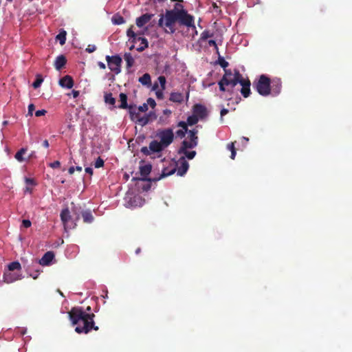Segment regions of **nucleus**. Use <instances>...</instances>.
I'll return each mask as SVG.
<instances>
[{"label": "nucleus", "instance_id": "1", "mask_svg": "<svg viewBox=\"0 0 352 352\" xmlns=\"http://www.w3.org/2000/svg\"><path fill=\"white\" fill-rule=\"evenodd\" d=\"M72 325H76L75 331L78 333H87L92 329L98 330V327L94 325V314L87 313L81 307H73L68 312Z\"/></svg>", "mask_w": 352, "mask_h": 352}, {"label": "nucleus", "instance_id": "2", "mask_svg": "<svg viewBox=\"0 0 352 352\" xmlns=\"http://www.w3.org/2000/svg\"><path fill=\"white\" fill-rule=\"evenodd\" d=\"M243 79L242 76L237 69L232 72L231 69H225V74L218 82L221 91L232 93L233 89Z\"/></svg>", "mask_w": 352, "mask_h": 352}, {"label": "nucleus", "instance_id": "3", "mask_svg": "<svg viewBox=\"0 0 352 352\" xmlns=\"http://www.w3.org/2000/svg\"><path fill=\"white\" fill-rule=\"evenodd\" d=\"M179 6L182 8V5L177 3L173 10H166L165 15L160 14L158 25L161 28L166 27L170 33H174L175 31L174 25L177 21L179 22L180 10L177 8Z\"/></svg>", "mask_w": 352, "mask_h": 352}, {"label": "nucleus", "instance_id": "4", "mask_svg": "<svg viewBox=\"0 0 352 352\" xmlns=\"http://www.w3.org/2000/svg\"><path fill=\"white\" fill-rule=\"evenodd\" d=\"M258 93L263 96L270 94V80L265 75H261L258 80L254 83Z\"/></svg>", "mask_w": 352, "mask_h": 352}, {"label": "nucleus", "instance_id": "5", "mask_svg": "<svg viewBox=\"0 0 352 352\" xmlns=\"http://www.w3.org/2000/svg\"><path fill=\"white\" fill-rule=\"evenodd\" d=\"M129 115L132 121L142 126L146 125L151 121V114L140 117L136 107L133 106L129 107Z\"/></svg>", "mask_w": 352, "mask_h": 352}, {"label": "nucleus", "instance_id": "6", "mask_svg": "<svg viewBox=\"0 0 352 352\" xmlns=\"http://www.w3.org/2000/svg\"><path fill=\"white\" fill-rule=\"evenodd\" d=\"M157 136L160 138V142L166 148L173 141L174 133L171 129L160 130Z\"/></svg>", "mask_w": 352, "mask_h": 352}, {"label": "nucleus", "instance_id": "7", "mask_svg": "<svg viewBox=\"0 0 352 352\" xmlns=\"http://www.w3.org/2000/svg\"><path fill=\"white\" fill-rule=\"evenodd\" d=\"M106 60L107 62L109 69L113 72L116 74H118L121 72L122 58L118 55L115 56H106Z\"/></svg>", "mask_w": 352, "mask_h": 352}, {"label": "nucleus", "instance_id": "8", "mask_svg": "<svg viewBox=\"0 0 352 352\" xmlns=\"http://www.w3.org/2000/svg\"><path fill=\"white\" fill-rule=\"evenodd\" d=\"M60 219L65 230L72 229L76 226V223L72 221L70 212L68 208H65L61 211Z\"/></svg>", "mask_w": 352, "mask_h": 352}, {"label": "nucleus", "instance_id": "9", "mask_svg": "<svg viewBox=\"0 0 352 352\" xmlns=\"http://www.w3.org/2000/svg\"><path fill=\"white\" fill-rule=\"evenodd\" d=\"M179 23L187 27H195L193 17L182 8L179 10Z\"/></svg>", "mask_w": 352, "mask_h": 352}, {"label": "nucleus", "instance_id": "10", "mask_svg": "<svg viewBox=\"0 0 352 352\" xmlns=\"http://www.w3.org/2000/svg\"><path fill=\"white\" fill-rule=\"evenodd\" d=\"M178 167L176 168L177 175L184 176L188 170L189 164L184 157H181L178 160Z\"/></svg>", "mask_w": 352, "mask_h": 352}, {"label": "nucleus", "instance_id": "11", "mask_svg": "<svg viewBox=\"0 0 352 352\" xmlns=\"http://www.w3.org/2000/svg\"><path fill=\"white\" fill-rule=\"evenodd\" d=\"M22 278V275L16 272H12V271L6 272L3 274V283H12L16 280H21Z\"/></svg>", "mask_w": 352, "mask_h": 352}, {"label": "nucleus", "instance_id": "12", "mask_svg": "<svg viewBox=\"0 0 352 352\" xmlns=\"http://www.w3.org/2000/svg\"><path fill=\"white\" fill-rule=\"evenodd\" d=\"M281 91V82L279 78L273 79L272 82H270V94L273 96H278Z\"/></svg>", "mask_w": 352, "mask_h": 352}, {"label": "nucleus", "instance_id": "13", "mask_svg": "<svg viewBox=\"0 0 352 352\" xmlns=\"http://www.w3.org/2000/svg\"><path fill=\"white\" fill-rule=\"evenodd\" d=\"M193 113L199 119H204L207 116V109L202 104H197L194 106Z\"/></svg>", "mask_w": 352, "mask_h": 352}, {"label": "nucleus", "instance_id": "14", "mask_svg": "<svg viewBox=\"0 0 352 352\" xmlns=\"http://www.w3.org/2000/svg\"><path fill=\"white\" fill-rule=\"evenodd\" d=\"M54 258V254L52 252H47L44 254L42 258L39 260V264L43 266L50 265Z\"/></svg>", "mask_w": 352, "mask_h": 352}, {"label": "nucleus", "instance_id": "15", "mask_svg": "<svg viewBox=\"0 0 352 352\" xmlns=\"http://www.w3.org/2000/svg\"><path fill=\"white\" fill-rule=\"evenodd\" d=\"M153 16V14H144L136 19V25L139 28L143 27Z\"/></svg>", "mask_w": 352, "mask_h": 352}, {"label": "nucleus", "instance_id": "16", "mask_svg": "<svg viewBox=\"0 0 352 352\" xmlns=\"http://www.w3.org/2000/svg\"><path fill=\"white\" fill-rule=\"evenodd\" d=\"M59 85L60 87L71 89L74 86V81L70 76H65L59 80Z\"/></svg>", "mask_w": 352, "mask_h": 352}, {"label": "nucleus", "instance_id": "17", "mask_svg": "<svg viewBox=\"0 0 352 352\" xmlns=\"http://www.w3.org/2000/svg\"><path fill=\"white\" fill-rule=\"evenodd\" d=\"M143 200L140 196H135L133 198H130V199L126 202V207H137L142 206L143 205Z\"/></svg>", "mask_w": 352, "mask_h": 352}, {"label": "nucleus", "instance_id": "18", "mask_svg": "<svg viewBox=\"0 0 352 352\" xmlns=\"http://www.w3.org/2000/svg\"><path fill=\"white\" fill-rule=\"evenodd\" d=\"M239 84L241 86V88L240 89L241 94L245 97L247 98L250 96V82L249 81L246 82L243 79L241 80V81L239 82Z\"/></svg>", "mask_w": 352, "mask_h": 352}, {"label": "nucleus", "instance_id": "19", "mask_svg": "<svg viewBox=\"0 0 352 352\" xmlns=\"http://www.w3.org/2000/svg\"><path fill=\"white\" fill-rule=\"evenodd\" d=\"M165 147L160 142H157V140H153L149 144V149L152 152H160Z\"/></svg>", "mask_w": 352, "mask_h": 352}, {"label": "nucleus", "instance_id": "20", "mask_svg": "<svg viewBox=\"0 0 352 352\" xmlns=\"http://www.w3.org/2000/svg\"><path fill=\"white\" fill-rule=\"evenodd\" d=\"M197 146V142L191 141L190 140H185L182 142V145L179 149H182V151L185 149L193 148Z\"/></svg>", "mask_w": 352, "mask_h": 352}, {"label": "nucleus", "instance_id": "21", "mask_svg": "<svg viewBox=\"0 0 352 352\" xmlns=\"http://www.w3.org/2000/svg\"><path fill=\"white\" fill-rule=\"evenodd\" d=\"M66 63V58L63 55L58 56L55 60L54 66L57 70H60Z\"/></svg>", "mask_w": 352, "mask_h": 352}, {"label": "nucleus", "instance_id": "22", "mask_svg": "<svg viewBox=\"0 0 352 352\" xmlns=\"http://www.w3.org/2000/svg\"><path fill=\"white\" fill-rule=\"evenodd\" d=\"M119 97H120V104L118 106V108L123 109H128L129 110V107L131 105H128V104H127L126 94H125L124 93H120Z\"/></svg>", "mask_w": 352, "mask_h": 352}, {"label": "nucleus", "instance_id": "23", "mask_svg": "<svg viewBox=\"0 0 352 352\" xmlns=\"http://www.w3.org/2000/svg\"><path fill=\"white\" fill-rule=\"evenodd\" d=\"M169 100L173 102L181 103L184 100V96L182 93L173 92L170 94Z\"/></svg>", "mask_w": 352, "mask_h": 352}, {"label": "nucleus", "instance_id": "24", "mask_svg": "<svg viewBox=\"0 0 352 352\" xmlns=\"http://www.w3.org/2000/svg\"><path fill=\"white\" fill-rule=\"evenodd\" d=\"M139 82L144 86L150 87L151 85V76L146 73L139 78Z\"/></svg>", "mask_w": 352, "mask_h": 352}, {"label": "nucleus", "instance_id": "25", "mask_svg": "<svg viewBox=\"0 0 352 352\" xmlns=\"http://www.w3.org/2000/svg\"><path fill=\"white\" fill-rule=\"evenodd\" d=\"M83 221L87 223H91L94 221V216L90 210L83 211L82 213Z\"/></svg>", "mask_w": 352, "mask_h": 352}, {"label": "nucleus", "instance_id": "26", "mask_svg": "<svg viewBox=\"0 0 352 352\" xmlns=\"http://www.w3.org/2000/svg\"><path fill=\"white\" fill-rule=\"evenodd\" d=\"M178 153L184 155L183 157L188 160H192L197 154L195 151H189L188 149H185L183 151H182V149H179Z\"/></svg>", "mask_w": 352, "mask_h": 352}, {"label": "nucleus", "instance_id": "27", "mask_svg": "<svg viewBox=\"0 0 352 352\" xmlns=\"http://www.w3.org/2000/svg\"><path fill=\"white\" fill-rule=\"evenodd\" d=\"M104 102L107 104L112 106V108H115L116 98L113 97L112 94L106 93L104 96Z\"/></svg>", "mask_w": 352, "mask_h": 352}, {"label": "nucleus", "instance_id": "28", "mask_svg": "<svg viewBox=\"0 0 352 352\" xmlns=\"http://www.w3.org/2000/svg\"><path fill=\"white\" fill-rule=\"evenodd\" d=\"M178 125L179 126H182V129L177 131L176 134L178 137L182 138L185 136L186 133L188 132V128L184 122H179Z\"/></svg>", "mask_w": 352, "mask_h": 352}, {"label": "nucleus", "instance_id": "29", "mask_svg": "<svg viewBox=\"0 0 352 352\" xmlns=\"http://www.w3.org/2000/svg\"><path fill=\"white\" fill-rule=\"evenodd\" d=\"M175 172H176V168H175V167L171 168L170 170L168 168H164L159 179L166 177H168V176H170V175L174 174Z\"/></svg>", "mask_w": 352, "mask_h": 352}, {"label": "nucleus", "instance_id": "30", "mask_svg": "<svg viewBox=\"0 0 352 352\" xmlns=\"http://www.w3.org/2000/svg\"><path fill=\"white\" fill-rule=\"evenodd\" d=\"M136 41H140L141 45L137 48L138 52H142L148 46V41L146 38L138 37Z\"/></svg>", "mask_w": 352, "mask_h": 352}, {"label": "nucleus", "instance_id": "31", "mask_svg": "<svg viewBox=\"0 0 352 352\" xmlns=\"http://www.w3.org/2000/svg\"><path fill=\"white\" fill-rule=\"evenodd\" d=\"M151 164H144L140 167V174L142 176H147L151 171Z\"/></svg>", "mask_w": 352, "mask_h": 352}, {"label": "nucleus", "instance_id": "32", "mask_svg": "<svg viewBox=\"0 0 352 352\" xmlns=\"http://www.w3.org/2000/svg\"><path fill=\"white\" fill-rule=\"evenodd\" d=\"M124 60L126 63V67L130 68L134 63V59L130 53H125L124 55Z\"/></svg>", "mask_w": 352, "mask_h": 352}, {"label": "nucleus", "instance_id": "33", "mask_svg": "<svg viewBox=\"0 0 352 352\" xmlns=\"http://www.w3.org/2000/svg\"><path fill=\"white\" fill-rule=\"evenodd\" d=\"M213 35V32H210V30H206L201 34L199 42L206 41L207 38L212 37Z\"/></svg>", "mask_w": 352, "mask_h": 352}, {"label": "nucleus", "instance_id": "34", "mask_svg": "<svg viewBox=\"0 0 352 352\" xmlns=\"http://www.w3.org/2000/svg\"><path fill=\"white\" fill-rule=\"evenodd\" d=\"M158 87H159L158 83L155 82L153 85V90H155V95L158 99H162L164 97V93H163L164 90H162V89H157Z\"/></svg>", "mask_w": 352, "mask_h": 352}, {"label": "nucleus", "instance_id": "35", "mask_svg": "<svg viewBox=\"0 0 352 352\" xmlns=\"http://www.w3.org/2000/svg\"><path fill=\"white\" fill-rule=\"evenodd\" d=\"M66 32L65 30H62L59 32V34L56 36V39L59 41L61 45H64L66 41Z\"/></svg>", "mask_w": 352, "mask_h": 352}, {"label": "nucleus", "instance_id": "36", "mask_svg": "<svg viewBox=\"0 0 352 352\" xmlns=\"http://www.w3.org/2000/svg\"><path fill=\"white\" fill-rule=\"evenodd\" d=\"M188 133V138L191 141H195L198 142V137L197 135L198 131L197 129L190 130L187 132Z\"/></svg>", "mask_w": 352, "mask_h": 352}, {"label": "nucleus", "instance_id": "37", "mask_svg": "<svg viewBox=\"0 0 352 352\" xmlns=\"http://www.w3.org/2000/svg\"><path fill=\"white\" fill-rule=\"evenodd\" d=\"M8 268L9 271H14V270H19L21 268V264L18 261H14L10 263L8 265Z\"/></svg>", "mask_w": 352, "mask_h": 352}, {"label": "nucleus", "instance_id": "38", "mask_svg": "<svg viewBox=\"0 0 352 352\" xmlns=\"http://www.w3.org/2000/svg\"><path fill=\"white\" fill-rule=\"evenodd\" d=\"M112 23L114 25H121L124 23V19L120 15H114L111 19Z\"/></svg>", "mask_w": 352, "mask_h": 352}, {"label": "nucleus", "instance_id": "39", "mask_svg": "<svg viewBox=\"0 0 352 352\" xmlns=\"http://www.w3.org/2000/svg\"><path fill=\"white\" fill-rule=\"evenodd\" d=\"M26 148H21L16 154H15V158L19 161V162H23L24 160L23 157V155L26 152Z\"/></svg>", "mask_w": 352, "mask_h": 352}, {"label": "nucleus", "instance_id": "40", "mask_svg": "<svg viewBox=\"0 0 352 352\" xmlns=\"http://www.w3.org/2000/svg\"><path fill=\"white\" fill-rule=\"evenodd\" d=\"M43 82V79L42 76L39 74L36 75V78L35 81L33 82L32 86L34 89L38 88L42 82Z\"/></svg>", "mask_w": 352, "mask_h": 352}, {"label": "nucleus", "instance_id": "41", "mask_svg": "<svg viewBox=\"0 0 352 352\" xmlns=\"http://www.w3.org/2000/svg\"><path fill=\"white\" fill-rule=\"evenodd\" d=\"M199 120V118L195 114L193 113L192 116H189L188 118L187 122L189 125H193L197 124Z\"/></svg>", "mask_w": 352, "mask_h": 352}, {"label": "nucleus", "instance_id": "42", "mask_svg": "<svg viewBox=\"0 0 352 352\" xmlns=\"http://www.w3.org/2000/svg\"><path fill=\"white\" fill-rule=\"evenodd\" d=\"M126 35L129 38H133V42H135L138 38L137 34L133 31L131 28L127 30Z\"/></svg>", "mask_w": 352, "mask_h": 352}, {"label": "nucleus", "instance_id": "43", "mask_svg": "<svg viewBox=\"0 0 352 352\" xmlns=\"http://www.w3.org/2000/svg\"><path fill=\"white\" fill-rule=\"evenodd\" d=\"M227 148L231 151V159L234 160L235 158V156H236V151H235V148H234V144L233 142L230 143V144H228V146H227Z\"/></svg>", "mask_w": 352, "mask_h": 352}, {"label": "nucleus", "instance_id": "44", "mask_svg": "<svg viewBox=\"0 0 352 352\" xmlns=\"http://www.w3.org/2000/svg\"><path fill=\"white\" fill-rule=\"evenodd\" d=\"M157 80L160 85L161 89H162V90H164L166 88V78L164 76H160L158 77Z\"/></svg>", "mask_w": 352, "mask_h": 352}, {"label": "nucleus", "instance_id": "45", "mask_svg": "<svg viewBox=\"0 0 352 352\" xmlns=\"http://www.w3.org/2000/svg\"><path fill=\"white\" fill-rule=\"evenodd\" d=\"M218 63L220 65L221 67L225 69H227L226 67L228 66V63L223 58L219 57L218 59Z\"/></svg>", "mask_w": 352, "mask_h": 352}, {"label": "nucleus", "instance_id": "46", "mask_svg": "<svg viewBox=\"0 0 352 352\" xmlns=\"http://www.w3.org/2000/svg\"><path fill=\"white\" fill-rule=\"evenodd\" d=\"M104 166V160L101 157H98L94 163L95 168H100Z\"/></svg>", "mask_w": 352, "mask_h": 352}, {"label": "nucleus", "instance_id": "47", "mask_svg": "<svg viewBox=\"0 0 352 352\" xmlns=\"http://www.w3.org/2000/svg\"><path fill=\"white\" fill-rule=\"evenodd\" d=\"M210 9L212 12H216L217 14H220L221 12L219 7L217 6V3L214 2L212 3V7L210 8Z\"/></svg>", "mask_w": 352, "mask_h": 352}, {"label": "nucleus", "instance_id": "48", "mask_svg": "<svg viewBox=\"0 0 352 352\" xmlns=\"http://www.w3.org/2000/svg\"><path fill=\"white\" fill-rule=\"evenodd\" d=\"M137 109V111L140 112H146L148 110V104H142L139 106Z\"/></svg>", "mask_w": 352, "mask_h": 352}, {"label": "nucleus", "instance_id": "49", "mask_svg": "<svg viewBox=\"0 0 352 352\" xmlns=\"http://www.w3.org/2000/svg\"><path fill=\"white\" fill-rule=\"evenodd\" d=\"M146 104H148V107L150 106L152 108H154L156 106L155 100L151 98L147 99Z\"/></svg>", "mask_w": 352, "mask_h": 352}, {"label": "nucleus", "instance_id": "50", "mask_svg": "<svg viewBox=\"0 0 352 352\" xmlns=\"http://www.w3.org/2000/svg\"><path fill=\"white\" fill-rule=\"evenodd\" d=\"M96 50V47L95 45H89L86 48V52L88 53H92L95 52Z\"/></svg>", "mask_w": 352, "mask_h": 352}, {"label": "nucleus", "instance_id": "51", "mask_svg": "<svg viewBox=\"0 0 352 352\" xmlns=\"http://www.w3.org/2000/svg\"><path fill=\"white\" fill-rule=\"evenodd\" d=\"M32 223L31 221L28 219H23L22 221V226L24 228H30L31 226Z\"/></svg>", "mask_w": 352, "mask_h": 352}, {"label": "nucleus", "instance_id": "52", "mask_svg": "<svg viewBox=\"0 0 352 352\" xmlns=\"http://www.w3.org/2000/svg\"><path fill=\"white\" fill-rule=\"evenodd\" d=\"M34 109H35L34 105L33 104H30L28 105V115L27 116H32Z\"/></svg>", "mask_w": 352, "mask_h": 352}, {"label": "nucleus", "instance_id": "53", "mask_svg": "<svg viewBox=\"0 0 352 352\" xmlns=\"http://www.w3.org/2000/svg\"><path fill=\"white\" fill-rule=\"evenodd\" d=\"M208 43V45L214 47V49L216 50L217 52L218 53L219 49H218L217 45L216 43V41L214 40H209Z\"/></svg>", "mask_w": 352, "mask_h": 352}, {"label": "nucleus", "instance_id": "54", "mask_svg": "<svg viewBox=\"0 0 352 352\" xmlns=\"http://www.w3.org/2000/svg\"><path fill=\"white\" fill-rule=\"evenodd\" d=\"M25 184L27 185H31V186H34L36 185V183L34 181L33 179H31V178H28V177H25Z\"/></svg>", "mask_w": 352, "mask_h": 352}, {"label": "nucleus", "instance_id": "55", "mask_svg": "<svg viewBox=\"0 0 352 352\" xmlns=\"http://www.w3.org/2000/svg\"><path fill=\"white\" fill-rule=\"evenodd\" d=\"M60 163L59 161H54L52 163L50 164V166L52 168H57L60 166Z\"/></svg>", "mask_w": 352, "mask_h": 352}, {"label": "nucleus", "instance_id": "56", "mask_svg": "<svg viewBox=\"0 0 352 352\" xmlns=\"http://www.w3.org/2000/svg\"><path fill=\"white\" fill-rule=\"evenodd\" d=\"M46 113H47V111L44 109L38 110L35 112V116L36 117H40V116H44Z\"/></svg>", "mask_w": 352, "mask_h": 352}, {"label": "nucleus", "instance_id": "57", "mask_svg": "<svg viewBox=\"0 0 352 352\" xmlns=\"http://www.w3.org/2000/svg\"><path fill=\"white\" fill-rule=\"evenodd\" d=\"M228 113V110L227 109L223 108L221 110V118L222 119L224 116H226Z\"/></svg>", "mask_w": 352, "mask_h": 352}, {"label": "nucleus", "instance_id": "58", "mask_svg": "<svg viewBox=\"0 0 352 352\" xmlns=\"http://www.w3.org/2000/svg\"><path fill=\"white\" fill-rule=\"evenodd\" d=\"M149 150H150L149 147L148 148H147V147H142V149H141V151L144 154L149 155L150 154Z\"/></svg>", "mask_w": 352, "mask_h": 352}, {"label": "nucleus", "instance_id": "59", "mask_svg": "<svg viewBox=\"0 0 352 352\" xmlns=\"http://www.w3.org/2000/svg\"><path fill=\"white\" fill-rule=\"evenodd\" d=\"M85 172L89 175H92L93 174V168H91V167H87L85 168Z\"/></svg>", "mask_w": 352, "mask_h": 352}, {"label": "nucleus", "instance_id": "60", "mask_svg": "<svg viewBox=\"0 0 352 352\" xmlns=\"http://www.w3.org/2000/svg\"><path fill=\"white\" fill-rule=\"evenodd\" d=\"M148 114H151V121L156 119L157 118L155 113L153 111H150Z\"/></svg>", "mask_w": 352, "mask_h": 352}, {"label": "nucleus", "instance_id": "61", "mask_svg": "<svg viewBox=\"0 0 352 352\" xmlns=\"http://www.w3.org/2000/svg\"><path fill=\"white\" fill-rule=\"evenodd\" d=\"M163 113H164V114L165 116H169L171 114V111H170V110H169V109H164V110L163 111Z\"/></svg>", "mask_w": 352, "mask_h": 352}, {"label": "nucleus", "instance_id": "62", "mask_svg": "<svg viewBox=\"0 0 352 352\" xmlns=\"http://www.w3.org/2000/svg\"><path fill=\"white\" fill-rule=\"evenodd\" d=\"M98 66H99V67L100 69H104L106 68L105 64L104 63H102V62H98Z\"/></svg>", "mask_w": 352, "mask_h": 352}, {"label": "nucleus", "instance_id": "63", "mask_svg": "<svg viewBox=\"0 0 352 352\" xmlns=\"http://www.w3.org/2000/svg\"><path fill=\"white\" fill-rule=\"evenodd\" d=\"M72 95L74 98H77L79 96V92L78 91L73 90Z\"/></svg>", "mask_w": 352, "mask_h": 352}, {"label": "nucleus", "instance_id": "64", "mask_svg": "<svg viewBox=\"0 0 352 352\" xmlns=\"http://www.w3.org/2000/svg\"><path fill=\"white\" fill-rule=\"evenodd\" d=\"M75 170H76L75 167L72 166L69 168L68 172L69 174H73L74 173Z\"/></svg>", "mask_w": 352, "mask_h": 352}]
</instances>
